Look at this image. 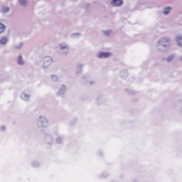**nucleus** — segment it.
Listing matches in <instances>:
<instances>
[{
  "instance_id": "1",
  "label": "nucleus",
  "mask_w": 182,
  "mask_h": 182,
  "mask_svg": "<svg viewBox=\"0 0 182 182\" xmlns=\"http://www.w3.org/2000/svg\"><path fill=\"white\" fill-rule=\"evenodd\" d=\"M159 44L166 48V46H170V41L167 38H162L159 40Z\"/></svg>"
},
{
  "instance_id": "2",
  "label": "nucleus",
  "mask_w": 182,
  "mask_h": 182,
  "mask_svg": "<svg viewBox=\"0 0 182 182\" xmlns=\"http://www.w3.org/2000/svg\"><path fill=\"white\" fill-rule=\"evenodd\" d=\"M111 5L112 6H122L123 5V1L122 0H112Z\"/></svg>"
},
{
  "instance_id": "3",
  "label": "nucleus",
  "mask_w": 182,
  "mask_h": 182,
  "mask_svg": "<svg viewBox=\"0 0 182 182\" xmlns=\"http://www.w3.org/2000/svg\"><path fill=\"white\" fill-rule=\"evenodd\" d=\"M110 55V53H100V54H98V58L100 59H102L103 58H109Z\"/></svg>"
},
{
  "instance_id": "4",
  "label": "nucleus",
  "mask_w": 182,
  "mask_h": 182,
  "mask_svg": "<svg viewBox=\"0 0 182 182\" xmlns=\"http://www.w3.org/2000/svg\"><path fill=\"white\" fill-rule=\"evenodd\" d=\"M176 42L181 48L182 47V36H178L176 37Z\"/></svg>"
},
{
  "instance_id": "5",
  "label": "nucleus",
  "mask_w": 182,
  "mask_h": 182,
  "mask_svg": "<svg viewBox=\"0 0 182 182\" xmlns=\"http://www.w3.org/2000/svg\"><path fill=\"white\" fill-rule=\"evenodd\" d=\"M170 11H171V8L170 7L166 8L163 12L164 15H168V14H170Z\"/></svg>"
},
{
  "instance_id": "6",
  "label": "nucleus",
  "mask_w": 182,
  "mask_h": 182,
  "mask_svg": "<svg viewBox=\"0 0 182 182\" xmlns=\"http://www.w3.org/2000/svg\"><path fill=\"white\" fill-rule=\"evenodd\" d=\"M8 40L6 39V38H2L1 40H0V43H1V45H5V43H6V41Z\"/></svg>"
},
{
  "instance_id": "7",
  "label": "nucleus",
  "mask_w": 182,
  "mask_h": 182,
  "mask_svg": "<svg viewBox=\"0 0 182 182\" xmlns=\"http://www.w3.org/2000/svg\"><path fill=\"white\" fill-rule=\"evenodd\" d=\"M19 4L21 6L26 5V0H19Z\"/></svg>"
},
{
  "instance_id": "8",
  "label": "nucleus",
  "mask_w": 182,
  "mask_h": 182,
  "mask_svg": "<svg viewBox=\"0 0 182 182\" xmlns=\"http://www.w3.org/2000/svg\"><path fill=\"white\" fill-rule=\"evenodd\" d=\"M5 31V26L0 23V33H2Z\"/></svg>"
},
{
  "instance_id": "9",
  "label": "nucleus",
  "mask_w": 182,
  "mask_h": 182,
  "mask_svg": "<svg viewBox=\"0 0 182 182\" xmlns=\"http://www.w3.org/2000/svg\"><path fill=\"white\" fill-rule=\"evenodd\" d=\"M18 65H23V60H22V56L21 55L18 56Z\"/></svg>"
},
{
  "instance_id": "10",
  "label": "nucleus",
  "mask_w": 182,
  "mask_h": 182,
  "mask_svg": "<svg viewBox=\"0 0 182 182\" xmlns=\"http://www.w3.org/2000/svg\"><path fill=\"white\" fill-rule=\"evenodd\" d=\"M171 60H173V56H169V57L167 58V62H171Z\"/></svg>"
},
{
  "instance_id": "11",
  "label": "nucleus",
  "mask_w": 182,
  "mask_h": 182,
  "mask_svg": "<svg viewBox=\"0 0 182 182\" xmlns=\"http://www.w3.org/2000/svg\"><path fill=\"white\" fill-rule=\"evenodd\" d=\"M8 11H9V9L5 7V8H3V12L5 13V12H8Z\"/></svg>"
}]
</instances>
